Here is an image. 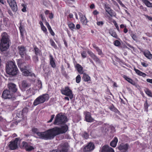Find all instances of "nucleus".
I'll return each instance as SVG.
<instances>
[{
  "label": "nucleus",
  "mask_w": 152,
  "mask_h": 152,
  "mask_svg": "<svg viewBox=\"0 0 152 152\" xmlns=\"http://www.w3.org/2000/svg\"><path fill=\"white\" fill-rule=\"evenodd\" d=\"M67 129V126L64 125L61 128L56 127L44 132H37V135L40 138L46 140H51L57 135L65 133Z\"/></svg>",
  "instance_id": "1"
},
{
  "label": "nucleus",
  "mask_w": 152,
  "mask_h": 152,
  "mask_svg": "<svg viewBox=\"0 0 152 152\" xmlns=\"http://www.w3.org/2000/svg\"><path fill=\"white\" fill-rule=\"evenodd\" d=\"M2 37L0 43V49L2 51L6 50L9 48L10 40L6 32L2 33Z\"/></svg>",
  "instance_id": "2"
},
{
  "label": "nucleus",
  "mask_w": 152,
  "mask_h": 152,
  "mask_svg": "<svg viewBox=\"0 0 152 152\" xmlns=\"http://www.w3.org/2000/svg\"><path fill=\"white\" fill-rule=\"evenodd\" d=\"M6 70L8 74L12 75H16L18 72L15 63L12 61H8L7 63Z\"/></svg>",
  "instance_id": "3"
},
{
  "label": "nucleus",
  "mask_w": 152,
  "mask_h": 152,
  "mask_svg": "<svg viewBox=\"0 0 152 152\" xmlns=\"http://www.w3.org/2000/svg\"><path fill=\"white\" fill-rule=\"evenodd\" d=\"M67 121V118L64 115L61 113L58 114L56 116L54 124L56 125L63 124Z\"/></svg>",
  "instance_id": "4"
},
{
  "label": "nucleus",
  "mask_w": 152,
  "mask_h": 152,
  "mask_svg": "<svg viewBox=\"0 0 152 152\" xmlns=\"http://www.w3.org/2000/svg\"><path fill=\"white\" fill-rule=\"evenodd\" d=\"M49 98V96L47 94H44L40 96L35 100L33 104L35 106H37L40 104L44 103L46 100H48Z\"/></svg>",
  "instance_id": "5"
},
{
  "label": "nucleus",
  "mask_w": 152,
  "mask_h": 152,
  "mask_svg": "<svg viewBox=\"0 0 152 152\" xmlns=\"http://www.w3.org/2000/svg\"><path fill=\"white\" fill-rule=\"evenodd\" d=\"M61 91L63 94L69 96L71 99L73 98L72 91L68 87H65L64 88L61 89Z\"/></svg>",
  "instance_id": "6"
},
{
  "label": "nucleus",
  "mask_w": 152,
  "mask_h": 152,
  "mask_svg": "<svg viewBox=\"0 0 152 152\" xmlns=\"http://www.w3.org/2000/svg\"><path fill=\"white\" fill-rule=\"evenodd\" d=\"M28 68L25 66L23 68L20 67V70L22 72L23 75L26 76H33L35 77V75L31 71H29L27 69Z\"/></svg>",
  "instance_id": "7"
},
{
  "label": "nucleus",
  "mask_w": 152,
  "mask_h": 152,
  "mask_svg": "<svg viewBox=\"0 0 152 152\" xmlns=\"http://www.w3.org/2000/svg\"><path fill=\"white\" fill-rule=\"evenodd\" d=\"M19 139L16 138L13 141H12L9 142L8 146L10 149L12 150L16 149L18 147V142Z\"/></svg>",
  "instance_id": "8"
},
{
  "label": "nucleus",
  "mask_w": 152,
  "mask_h": 152,
  "mask_svg": "<svg viewBox=\"0 0 152 152\" xmlns=\"http://www.w3.org/2000/svg\"><path fill=\"white\" fill-rule=\"evenodd\" d=\"M68 148L66 145L64 144H61L58 147V150H53L50 152H67Z\"/></svg>",
  "instance_id": "9"
},
{
  "label": "nucleus",
  "mask_w": 152,
  "mask_h": 152,
  "mask_svg": "<svg viewBox=\"0 0 152 152\" xmlns=\"http://www.w3.org/2000/svg\"><path fill=\"white\" fill-rule=\"evenodd\" d=\"M94 145L93 143L90 142L84 147L83 149L84 152H90L94 149Z\"/></svg>",
  "instance_id": "10"
},
{
  "label": "nucleus",
  "mask_w": 152,
  "mask_h": 152,
  "mask_svg": "<svg viewBox=\"0 0 152 152\" xmlns=\"http://www.w3.org/2000/svg\"><path fill=\"white\" fill-rule=\"evenodd\" d=\"M7 1L13 11L17 10V6L15 0H7Z\"/></svg>",
  "instance_id": "11"
},
{
  "label": "nucleus",
  "mask_w": 152,
  "mask_h": 152,
  "mask_svg": "<svg viewBox=\"0 0 152 152\" xmlns=\"http://www.w3.org/2000/svg\"><path fill=\"white\" fill-rule=\"evenodd\" d=\"M129 145L127 144H121L118 147L120 152H127Z\"/></svg>",
  "instance_id": "12"
},
{
  "label": "nucleus",
  "mask_w": 152,
  "mask_h": 152,
  "mask_svg": "<svg viewBox=\"0 0 152 152\" xmlns=\"http://www.w3.org/2000/svg\"><path fill=\"white\" fill-rule=\"evenodd\" d=\"M85 115V118L86 121L88 122H93L94 121V119L91 116V114L89 112H84Z\"/></svg>",
  "instance_id": "13"
},
{
  "label": "nucleus",
  "mask_w": 152,
  "mask_h": 152,
  "mask_svg": "<svg viewBox=\"0 0 152 152\" xmlns=\"http://www.w3.org/2000/svg\"><path fill=\"white\" fill-rule=\"evenodd\" d=\"M2 96L4 99H9L12 97V95L9 90H5L3 92Z\"/></svg>",
  "instance_id": "14"
},
{
  "label": "nucleus",
  "mask_w": 152,
  "mask_h": 152,
  "mask_svg": "<svg viewBox=\"0 0 152 152\" xmlns=\"http://www.w3.org/2000/svg\"><path fill=\"white\" fill-rule=\"evenodd\" d=\"M101 152H114V151L111 148L105 145L102 147Z\"/></svg>",
  "instance_id": "15"
},
{
  "label": "nucleus",
  "mask_w": 152,
  "mask_h": 152,
  "mask_svg": "<svg viewBox=\"0 0 152 152\" xmlns=\"http://www.w3.org/2000/svg\"><path fill=\"white\" fill-rule=\"evenodd\" d=\"M79 15L80 18V21L84 25H86L87 23L86 18L85 16L82 14L80 12Z\"/></svg>",
  "instance_id": "16"
},
{
  "label": "nucleus",
  "mask_w": 152,
  "mask_h": 152,
  "mask_svg": "<svg viewBox=\"0 0 152 152\" xmlns=\"http://www.w3.org/2000/svg\"><path fill=\"white\" fill-rule=\"evenodd\" d=\"M8 87L9 90L13 92H15L17 90L15 85L12 83H10L8 84Z\"/></svg>",
  "instance_id": "17"
},
{
  "label": "nucleus",
  "mask_w": 152,
  "mask_h": 152,
  "mask_svg": "<svg viewBox=\"0 0 152 152\" xmlns=\"http://www.w3.org/2000/svg\"><path fill=\"white\" fill-rule=\"evenodd\" d=\"M19 52L21 57H24V54L25 53V48L23 46H19L18 48Z\"/></svg>",
  "instance_id": "18"
},
{
  "label": "nucleus",
  "mask_w": 152,
  "mask_h": 152,
  "mask_svg": "<svg viewBox=\"0 0 152 152\" xmlns=\"http://www.w3.org/2000/svg\"><path fill=\"white\" fill-rule=\"evenodd\" d=\"M29 84L26 80H23L22 82L21 88L22 91H24L26 88L29 86Z\"/></svg>",
  "instance_id": "19"
},
{
  "label": "nucleus",
  "mask_w": 152,
  "mask_h": 152,
  "mask_svg": "<svg viewBox=\"0 0 152 152\" xmlns=\"http://www.w3.org/2000/svg\"><path fill=\"white\" fill-rule=\"evenodd\" d=\"M88 54L90 55L91 58L95 61L96 62L100 63V60L97 57L94 55V54L91 51H88Z\"/></svg>",
  "instance_id": "20"
},
{
  "label": "nucleus",
  "mask_w": 152,
  "mask_h": 152,
  "mask_svg": "<svg viewBox=\"0 0 152 152\" xmlns=\"http://www.w3.org/2000/svg\"><path fill=\"white\" fill-rule=\"evenodd\" d=\"M23 147L27 151H30L34 149L33 147L28 145L27 143L25 142H23Z\"/></svg>",
  "instance_id": "21"
},
{
  "label": "nucleus",
  "mask_w": 152,
  "mask_h": 152,
  "mask_svg": "<svg viewBox=\"0 0 152 152\" xmlns=\"http://www.w3.org/2000/svg\"><path fill=\"white\" fill-rule=\"evenodd\" d=\"M104 9L111 16L114 15V14L113 12L111 10V9L110 8L108 4H105V5Z\"/></svg>",
  "instance_id": "22"
},
{
  "label": "nucleus",
  "mask_w": 152,
  "mask_h": 152,
  "mask_svg": "<svg viewBox=\"0 0 152 152\" xmlns=\"http://www.w3.org/2000/svg\"><path fill=\"white\" fill-rule=\"evenodd\" d=\"M75 67L78 72L80 74H82L83 72V67L79 64H77Z\"/></svg>",
  "instance_id": "23"
},
{
  "label": "nucleus",
  "mask_w": 152,
  "mask_h": 152,
  "mask_svg": "<svg viewBox=\"0 0 152 152\" xmlns=\"http://www.w3.org/2000/svg\"><path fill=\"white\" fill-rule=\"evenodd\" d=\"M134 70L136 73L139 76H141L143 77H145L147 75L145 73L142 72L138 69L134 68Z\"/></svg>",
  "instance_id": "24"
},
{
  "label": "nucleus",
  "mask_w": 152,
  "mask_h": 152,
  "mask_svg": "<svg viewBox=\"0 0 152 152\" xmlns=\"http://www.w3.org/2000/svg\"><path fill=\"white\" fill-rule=\"evenodd\" d=\"M123 78L126 80L127 81H128L129 83H130L132 85H134L135 84V83L132 80V79L129 77L127 76L124 75L123 76Z\"/></svg>",
  "instance_id": "25"
},
{
  "label": "nucleus",
  "mask_w": 152,
  "mask_h": 152,
  "mask_svg": "<svg viewBox=\"0 0 152 152\" xmlns=\"http://www.w3.org/2000/svg\"><path fill=\"white\" fill-rule=\"evenodd\" d=\"M118 141V140L116 137H115L114 140L112 141L110 143V145L113 147H115L117 145V143Z\"/></svg>",
  "instance_id": "26"
},
{
  "label": "nucleus",
  "mask_w": 152,
  "mask_h": 152,
  "mask_svg": "<svg viewBox=\"0 0 152 152\" xmlns=\"http://www.w3.org/2000/svg\"><path fill=\"white\" fill-rule=\"evenodd\" d=\"M49 56L50 64L54 68L56 66V64L53 58L51 55H50Z\"/></svg>",
  "instance_id": "27"
},
{
  "label": "nucleus",
  "mask_w": 152,
  "mask_h": 152,
  "mask_svg": "<svg viewBox=\"0 0 152 152\" xmlns=\"http://www.w3.org/2000/svg\"><path fill=\"white\" fill-rule=\"evenodd\" d=\"M145 56L147 58L151 59L152 58V55L151 54L150 51H147L144 52Z\"/></svg>",
  "instance_id": "28"
},
{
  "label": "nucleus",
  "mask_w": 152,
  "mask_h": 152,
  "mask_svg": "<svg viewBox=\"0 0 152 152\" xmlns=\"http://www.w3.org/2000/svg\"><path fill=\"white\" fill-rule=\"evenodd\" d=\"M18 64V67L20 69V67L23 68L24 66H25L24 65V64L23 63L22 61L20 59H18L17 60Z\"/></svg>",
  "instance_id": "29"
},
{
  "label": "nucleus",
  "mask_w": 152,
  "mask_h": 152,
  "mask_svg": "<svg viewBox=\"0 0 152 152\" xmlns=\"http://www.w3.org/2000/svg\"><path fill=\"white\" fill-rule=\"evenodd\" d=\"M35 89L33 88H30L27 91L26 93L28 94H30V95H34L35 94Z\"/></svg>",
  "instance_id": "30"
},
{
  "label": "nucleus",
  "mask_w": 152,
  "mask_h": 152,
  "mask_svg": "<svg viewBox=\"0 0 152 152\" xmlns=\"http://www.w3.org/2000/svg\"><path fill=\"white\" fill-rule=\"evenodd\" d=\"M142 2L147 7H152V3H150L148 0H142Z\"/></svg>",
  "instance_id": "31"
},
{
  "label": "nucleus",
  "mask_w": 152,
  "mask_h": 152,
  "mask_svg": "<svg viewBox=\"0 0 152 152\" xmlns=\"http://www.w3.org/2000/svg\"><path fill=\"white\" fill-rule=\"evenodd\" d=\"M83 79L84 81L88 82L90 80V77L88 75L84 73Z\"/></svg>",
  "instance_id": "32"
},
{
  "label": "nucleus",
  "mask_w": 152,
  "mask_h": 152,
  "mask_svg": "<svg viewBox=\"0 0 152 152\" xmlns=\"http://www.w3.org/2000/svg\"><path fill=\"white\" fill-rule=\"evenodd\" d=\"M130 36L132 38V39L135 41H137V36L136 34L131 33L130 34Z\"/></svg>",
  "instance_id": "33"
},
{
  "label": "nucleus",
  "mask_w": 152,
  "mask_h": 152,
  "mask_svg": "<svg viewBox=\"0 0 152 152\" xmlns=\"http://www.w3.org/2000/svg\"><path fill=\"white\" fill-rule=\"evenodd\" d=\"M27 6L24 4H21V10L23 12H26L27 11Z\"/></svg>",
  "instance_id": "34"
},
{
  "label": "nucleus",
  "mask_w": 152,
  "mask_h": 152,
  "mask_svg": "<svg viewBox=\"0 0 152 152\" xmlns=\"http://www.w3.org/2000/svg\"><path fill=\"white\" fill-rule=\"evenodd\" d=\"M109 33L113 37L116 38H118L116 32L114 31H109Z\"/></svg>",
  "instance_id": "35"
},
{
  "label": "nucleus",
  "mask_w": 152,
  "mask_h": 152,
  "mask_svg": "<svg viewBox=\"0 0 152 152\" xmlns=\"http://www.w3.org/2000/svg\"><path fill=\"white\" fill-rule=\"evenodd\" d=\"M93 47L96 49L99 55H101L102 54V51L98 47H96L95 45H94Z\"/></svg>",
  "instance_id": "36"
},
{
  "label": "nucleus",
  "mask_w": 152,
  "mask_h": 152,
  "mask_svg": "<svg viewBox=\"0 0 152 152\" xmlns=\"http://www.w3.org/2000/svg\"><path fill=\"white\" fill-rule=\"evenodd\" d=\"M68 26L71 30H73L75 28V25L72 23L70 22L69 23Z\"/></svg>",
  "instance_id": "37"
},
{
  "label": "nucleus",
  "mask_w": 152,
  "mask_h": 152,
  "mask_svg": "<svg viewBox=\"0 0 152 152\" xmlns=\"http://www.w3.org/2000/svg\"><path fill=\"white\" fill-rule=\"evenodd\" d=\"M145 91L146 94L149 96L152 97V93L151 91L147 88L145 89Z\"/></svg>",
  "instance_id": "38"
},
{
  "label": "nucleus",
  "mask_w": 152,
  "mask_h": 152,
  "mask_svg": "<svg viewBox=\"0 0 152 152\" xmlns=\"http://www.w3.org/2000/svg\"><path fill=\"white\" fill-rule=\"evenodd\" d=\"M50 43L51 45L53 46L54 48H57V46L55 44V42L52 40H50Z\"/></svg>",
  "instance_id": "39"
},
{
  "label": "nucleus",
  "mask_w": 152,
  "mask_h": 152,
  "mask_svg": "<svg viewBox=\"0 0 152 152\" xmlns=\"http://www.w3.org/2000/svg\"><path fill=\"white\" fill-rule=\"evenodd\" d=\"M81 80V77L79 75H78L76 78V81L77 83H79Z\"/></svg>",
  "instance_id": "40"
},
{
  "label": "nucleus",
  "mask_w": 152,
  "mask_h": 152,
  "mask_svg": "<svg viewBox=\"0 0 152 152\" xmlns=\"http://www.w3.org/2000/svg\"><path fill=\"white\" fill-rule=\"evenodd\" d=\"M41 27V29L43 31V32L45 33L46 34L48 32H47V29L44 26H43Z\"/></svg>",
  "instance_id": "41"
},
{
  "label": "nucleus",
  "mask_w": 152,
  "mask_h": 152,
  "mask_svg": "<svg viewBox=\"0 0 152 152\" xmlns=\"http://www.w3.org/2000/svg\"><path fill=\"white\" fill-rule=\"evenodd\" d=\"M97 23H96V24H97V25L98 26H102L104 24V23L103 21H98L97 20Z\"/></svg>",
  "instance_id": "42"
},
{
  "label": "nucleus",
  "mask_w": 152,
  "mask_h": 152,
  "mask_svg": "<svg viewBox=\"0 0 152 152\" xmlns=\"http://www.w3.org/2000/svg\"><path fill=\"white\" fill-rule=\"evenodd\" d=\"M20 32L21 35L22 36H23L24 35V30L23 29V28L21 27H20Z\"/></svg>",
  "instance_id": "43"
},
{
  "label": "nucleus",
  "mask_w": 152,
  "mask_h": 152,
  "mask_svg": "<svg viewBox=\"0 0 152 152\" xmlns=\"http://www.w3.org/2000/svg\"><path fill=\"white\" fill-rule=\"evenodd\" d=\"M114 44L115 45L118 46L120 45L121 43L119 41L117 40L114 42Z\"/></svg>",
  "instance_id": "44"
},
{
  "label": "nucleus",
  "mask_w": 152,
  "mask_h": 152,
  "mask_svg": "<svg viewBox=\"0 0 152 152\" xmlns=\"http://www.w3.org/2000/svg\"><path fill=\"white\" fill-rule=\"evenodd\" d=\"M38 84L37 86L38 88L40 89L42 87V84L41 82L39 80H38Z\"/></svg>",
  "instance_id": "45"
},
{
  "label": "nucleus",
  "mask_w": 152,
  "mask_h": 152,
  "mask_svg": "<svg viewBox=\"0 0 152 152\" xmlns=\"http://www.w3.org/2000/svg\"><path fill=\"white\" fill-rule=\"evenodd\" d=\"M28 109L27 108H24L22 111V113H23V115H24V114L26 113H28Z\"/></svg>",
  "instance_id": "46"
},
{
  "label": "nucleus",
  "mask_w": 152,
  "mask_h": 152,
  "mask_svg": "<svg viewBox=\"0 0 152 152\" xmlns=\"http://www.w3.org/2000/svg\"><path fill=\"white\" fill-rule=\"evenodd\" d=\"M48 29L49 31V32L50 34L52 36H54L55 35V33L53 31L51 27H50V28H48Z\"/></svg>",
  "instance_id": "47"
},
{
  "label": "nucleus",
  "mask_w": 152,
  "mask_h": 152,
  "mask_svg": "<svg viewBox=\"0 0 152 152\" xmlns=\"http://www.w3.org/2000/svg\"><path fill=\"white\" fill-rule=\"evenodd\" d=\"M81 56L83 58H85L86 57L87 54L86 52L85 51H83L81 53Z\"/></svg>",
  "instance_id": "48"
},
{
  "label": "nucleus",
  "mask_w": 152,
  "mask_h": 152,
  "mask_svg": "<svg viewBox=\"0 0 152 152\" xmlns=\"http://www.w3.org/2000/svg\"><path fill=\"white\" fill-rule=\"evenodd\" d=\"M83 136L86 139H87L88 137V134L86 132H84L83 134Z\"/></svg>",
  "instance_id": "49"
},
{
  "label": "nucleus",
  "mask_w": 152,
  "mask_h": 152,
  "mask_svg": "<svg viewBox=\"0 0 152 152\" xmlns=\"http://www.w3.org/2000/svg\"><path fill=\"white\" fill-rule=\"evenodd\" d=\"M145 18L149 20L152 21V18L146 15H144Z\"/></svg>",
  "instance_id": "50"
},
{
  "label": "nucleus",
  "mask_w": 152,
  "mask_h": 152,
  "mask_svg": "<svg viewBox=\"0 0 152 152\" xmlns=\"http://www.w3.org/2000/svg\"><path fill=\"white\" fill-rule=\"evenodd\" d=\"M141 64L143 66L145 67H146L148 66V64L144 62H141Z\"/></svg>",
  "instance_id": "51"
},
{
  "label": "nucleus",
  "mask_w": 152,
  "mask_h": 152,
  "mask_svg": "<svg viewBox=\"0 0 152 152\" xmlns=\"http://www.w3.org/2000/svg\"><path fill=\"white\" fill-rule=\"evenodd\" d=\"M40 16H41V19H42V21L43 22H46V20L45 19V18L44 17L43 15L41 14Z\"/></svg>",
  "instance_id": "52"
},
{
  "label": "nucleus",
  "mask_w": 152,
  "mask_h": 152,
  "mask_svg": "<svg viewBox=\"0 0 152 152\" xmlns=\"http://www.w3.org/2000/svg\"><path fill=\"white\" fill-rule=\"evenodd\" d=\"M32 131L33 132L36 133L37 134V132H37V129L35 128H34L32 129Z\"/></svg>",
  "instance_id": "53"
},
{
  "label": "nucleus",
  "mask_w": 152,
  "mask_h": 152,
  "mask_svg": "<svg viewBox=\"0 0 152 152\" xmlns=\"http://www.w3.org/2000/svg\"><path fill=\"white\" fill-rule=\"evenodd\" d=\"M54 116H55L54 115H52L51 116V118L50 120L48 121V122L50 123V122H52V121H53V118H54Z\"/></svg>",
  "instance_id": "54"
},
{
  "label": "nucleus",
  "mask_w": 152,
  "mask_h": 152,
  "mask_svg": "<svg viewBox=\"0 0 152 152\" xmlns=\"http://www.w3.org/2000/svg\"><path fill=\"white\" fill-rule=\"evenodd\" d=\"M110 109L112 110L115 111L116 109L113 106H112L110 107Z\"/></svg>",
  "instance_id": "55"
},
{
  "label": "nucleus",
  "mask_w": 152,
  "mask_h": 152,
  "mask_svg": "<svg viewBox=\"0 0 152 152\" xmlns=\"http://www.w3.org/2000/svg\"><path fill=\"white\" fill-rule=\"evenodd\" d=\"M25 59H26V60H29L30 58V57L29 56L27 55V54H25Z\"/></svg>",
  "instance_id": "56"
},
{
  "label": "nucleus",
  "mask_w": 152,
  "mask_h": 152,
  "mask_svg": "<svg viewBox=\"0 0 152 152\" xmlns=\"http://www.w3.org/2000/svg\"><path fill=\"white\" fill-rule=\"evenodd\" d=\"M35 54L37 55L39 53V49L35 47L34 48Z\"/></svg>",
  "instance_id": "57"
},
{
  "label": "nucleus",
  "mask_w": 152,
  "mask_h": 152,
  "mask_svg": "<svg viewBox=\"0 0 152 152\" xmlns=\"http://www.w3.org/2000/svg\"><path fill=\"white\" fill-rule=\"evenodd\" d=\"M122 6H124V4L122 3V2L120 0H116Z\"/></svg>",
  "instance_id": "58"
},
{
  "label": "nucleus",
  "mask_w": 152,
  "mask_h": 152,
  "mask_svg": "<svg viewBox=\"0 0 152 152\" xmlns=\"http://www.w3.org/2000/svg\"><path fill=\"white\" fill-rule=\"evenodd\" d=\"M44 22L45 23V25L47 26L48 28H50V26L49 25V23L46 21V22Z\"/></svg>",
  "instance_id": "59"
},
{
  "label": "nucleus",
  "mask_w": 152,
  "mask_h": 152,
  "mask_svg": "<svg viewBox=\"0 0 152 152\" xmlns=\"http://www.w3.org/2000/svg\"><path fill=\"white\" fill-rule=\"evenodd\" d=\"M146 81L152 84V79H147Z\"/></svg>",
  "instance_id": "60"
},
{
  "label": "nucleus",
  "mask_w": 152,
  "mask_h": 152,
  "mask_svg": "<svg viewBox=\"0 0 152 152\" xmlns=\"http://www.w3.org/2000/svg\"><path fill=\"white\" fill-rule=\"evenodd\" d=\"M49 18L50 19H52L53 18V15L51 13H50L49 14Z\"/></svg>",
  "instance_id": "61"
},
{
  "label": "nucleus",
  "mask_w": 152,
  "mask_h": 152,
  "mask_svg": "<svg viewBox=\"0 0 152 152\" xmlns=\"http://www.w3.org/2000/svg\"><path fill=\"white\" fill-rule=\"evenodd\" d=\"M93 13L94 15H97L99 14V12L97 10H95L93 12Z\"/></svg>",
  "instance_id": "62"
},
{
  "label": "nucleus",
  "mask_w": 152,
  "mask_h": 152,
  "mask_svg": "<svg viewBox=\"0 0 152 152\" xmlns=\"http://www.w3.org/2000/svg\"><path fill=\"white\" fill-rule=\"evenodd\" d=\"M50 13L49 11L48 10H46L45 12V13L46 15L49 14Z\"/></svg>",
  "instance_id": "63"
},
{
  "label": "nucleus",
  "mask_w": 152,
  "mask_h": 152,
  "mask_svg": "<svg viewBox=\"0 0 152 152\" xmlns=\"http://www.w3.org/2000/svg\"><path fill=\"white\" fill-rule=\"evenodd\" d=\"M80 25L79 24H77L76 26V28L77 29H80Z\"/></svg>",
  "instance_id": "64"
}]
</instances>
